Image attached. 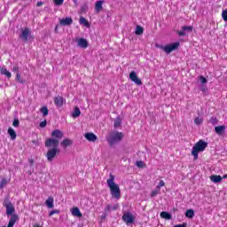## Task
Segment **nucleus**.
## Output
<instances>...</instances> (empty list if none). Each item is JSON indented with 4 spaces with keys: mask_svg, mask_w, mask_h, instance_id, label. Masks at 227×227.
Instances as JSON below:
<instances>
[{
    "mask_svg": "<svg viewBox=\"0 0 227 227\" xmlns=\"http://www.w3.org/2000/svg\"><path fill=\"white\" fill-rule=\"evenodd\" d=\"M44 145L46 148H51L47 151L46 158L48 162H52V160L56 159V155L59 153V150L58 149L59 146V140L54 138H47Z\"/></svg>",
    "mask_w": 227,
    "mask_h": 227,
    "instance_id": "1",
    "label": "nucleus"
},
{
    "mask_svg": "<svg viewBox=\"0 0 227 227\" xmlns=\"http://www.w3.org/2000/svg\"><path fill=\"white\" fill-rule=\"evenodd\" d=\"M106 184L110 189V192L113 198L120 200L121 198V191L120 186L114 183V175L110 174V177L106 180Z\"/></svg>",
    "mask_w": 227,
    "mask_h": 227,
    "instance_id": "2",
    "label": "nucleus"
},
{
    "mask_svg": "<svg viewBox=\"0 0 227 227\" xmlns=\"http://www.w3.org/2000/svg\"><path fill=\"white\" fill-rule=\"evenodd\" d=\"M207 146H208V143L204 140H199L192 147V155H193L194 160H198V154L200 152H205Z\"/></svg>",
    "mask_w": 227,
    "mask_h": 227,
    "instance_id": "3",
    "label": "nucleus"
},
{
    "mask_svg": "<svg viewBox=\"0 0 227 227\" xmlns=\"http://www.w3.org/2000/svg\"><path fill=\"white\" fill-rule=\"evenodd\" d=\"M122 139H123V133H121L120 131H115V132L112 133L106 138L110 146H113L114 145H115V143H120V141H121Z\"/></svg>",
    "mask_w": 227,
    "mask_h": 227,
    "instance_id": "4",
    "label": "nucleus"
},
{
    "mask_svg": "<svg viewBox=\"0 0 227 227\" xmlns=\"http://www.w3.org/2000/svg\"><path fill=\"white\" fill-rule=\"evenodd\" d=\"M178 47H180V43L176 42L165 46H160V49H161V51H164V52H166L167 54H171V52H173V51H176Z\"/></svg>",
    "mask_w": 227,
    "mask_h": 227,
    "instance_id": "5",
    "label": "nucleus"
},
{
    "mask_svg": "<svg viewBox=\"0 0 227 227\" xmlns=\"http://www.w3.org/2000/svg\"><path fill=\"white\" fill-rule=\"evenodd\" d=\"M4 207H6L7 215H13V214L15 213V207H13V204H12L10 200H8V199L4 200Z\"/></svg>",
    "mask_w": 227,
    "mask_h": 227,
    "instance_id": "6",
    "label": "nucleus"
},
{
    "mask_svg": "<svg viewBox=\"0 0 227 227\" xmlns=\"http://www.w3.org/2000/svg\"><path fill=\"white\" fill-rule=\"evenodd\" d=\"M129 79L130 81H132V82L136 83L137 86L143 85V82L141 81V79H139V77H137V73H136L135 71H131L129 73Z\"/></svg>",
    "mask_w": 227,
    "mask_h": 227,
    "instance_id": "7",
    "label": "nucleus"
},
{
    "mask_svg": "<svg viewBox=\"0 0 227 227\" xmlns=\"http://www.w3.org/2000/svg\"><path fill=\"white\" fill-rule=\"evenodd\" d=\"M122 221H124L126 224H132V223L135 221L134 215H132L130 212L124 213L122 215Z\"/></svg>",
    "mask_w": 227,
    "mask_h": 227,
    "instance_id": "8",
    "label": "nucleus"
},
{
    "mask_svg": "<svg viewBox=\"0 0 227 227\" xmlns=\"http://www.w3.org/2000/svg\"><path fill=\"white\" fill-rule=\"evenodd\" d=\"M30 35H31V29L28 27H25L21 29V34L20 35V38H21L23 42H27V38H29Z\"/></svg>",
    "mask_w": 227,
    "mask_h": 227,
    "instance_id": "9",
    "label": "nucleus"
},
{
    "mask_svg": "<svg viewBox=\"0 0 227 227\" xmlns=\"http://www.w3.org/2000/svg\"><path fill=\"white\" fill-rule=\"evenodd\" d=\"M84 137H85V139H87V141H90V143H95V141H97V139H98L97 135H95V133H92V132L85 133Z\"/></svg>",
    "mask_w": 227,
    "mask_h": 227,
    "instance_id": "10",
    "label": "nucleus"
},
{
    "mask_svg": "<svg viewBox=\"0 0 227 227\" xmlns=\"http://www.w3.org/2000/svg\"><path fill=\"white\" fill-rule=\"evenodd\" d=\"M60 26H72L74 24V20L72 17H67L66 19L59 20Z\"/></svg>",
    "mask_w": 227,
    "mask_h": 227,
    "instance_id": "11",
    "label": "nucleus"
},
{
    "mask_svg": "<svg viewBox=\"0 0 227 227\" xmlns=\"http://www.w3.org/2000/svg\"><path fill=\"white\" fill-rule=\"evenodd\" d=\"M54 104L58 107H63V104H65V98L61 96H58L54 98Z\"/></svg>",
    "mask_w": 227,
    "mask_h": 227,
    "instance_id": "12",
    "label": "nucleus"
},
{
    "mask_svg": "<svg viewBox=\"0 0 227 227\" xmlns=\"http://www.w3.org/2000/svg\"><path fill=\"white\" fill-rule=\"evenodd\" d=\"M77 45L78 47H81L82 49H88V41L84 38H80L77 40Z\"/></svg>",
    "mask_w": 227,
    "mask_h": 227,
    "instance_id": "13",
    "label": "nucleus"
},
{
    "mask_svg": "<svg viewBox=\"0 0 227 227\" xmlns=\"http://www.w3.org/2000/svg\"><path fill=\"white\" fill-rule=\"evenodd\" d=\"M215 132L218 136H223V134H224V132H226V126L221 125V126L215 127Z\"/></svg>",
    "mask_w": 227,
    "mask_h": 227,
    "instance_id": "14",
    "label": "nucleus"
},
{
    "mask_svg": "<svg viewBox=\"0 0 227 227\" xmlns=\"http://www.w3.org/2000/svg\"><path fill=\"white\" fill-rule=\"evenodd\" d=\"M72 145H74V141H72V139L70 138H65L60 143V146H62L63 148H68V146H72Z\"/></svg>",
    "mask_w": 227,
    "mask_h": 227,
    "instance_id": "15",
    "label": "nucleus"
},
{
    "mask_svg": "<svg viewBox=\"0 0 227 227\" xmlns=\"http://www.w3.org/2000/svg\"><path fill=\"white\" fill-rule=\"evenodd\" d=\"M51 136L52 137H55L53 139H58V141H59V139L63 137V133L59 129H55L51 132Z\"/></svg>",
    "mask_w": 227,
    "mask_h": 227,
    "instance_id": "16",
    "label": "nucleus"
},
{
    "mask_svg": "<svg viewBox=\"0 0 227 227\" xmlns=\"http://www.w3.org/2000/svg\"><path fill=\"white\" fill-rule=\"evenodd\" d=\"M71 214L74 215V217H82V213H81V209H79L77 207L71 209Z\"/></svg>",
    "mask_w": 227,
    "mask_h": 227,
    "instance_id": "17",
    "label": "nucleus"
},
{
    "mask_svg": "<svg viewBox=\"0 0 227 227\" xmlns=\"http://www.w3.org/2000/svg\"><path fill=\"white\" fill-rule=\"evenodd\" d=\"M102 4H104V1H102V0H99V1L96 2V4H95V12H96V13H100V12H102V10L104 8L102 6Z\"/></svg>",
    "mask_w": 227,
    "mask_h": 227,
    "instance_id": "18",
    "label": "nucleus"
},
{
    "mask_svg": "<svg viewBox=\"0 0 227 227\" xmlns=\"http://www.w3.org/2000/svg\"><path fill=\"white\" fill-rule=\"evenodd\" d=\"M210 180H211V182H214V184H219V183L223 182V176H217V175H212L210 176Z\"/></svg>",
    "mask_w": 227,
    "mask_h": 227,
    "instance_id": "19",
    "label": "nucleus"
},
{
    "mask_svg": "<svg viewBox=\"0 0 227 227\" xmlns=\"http://www.w3.org/2000/svg\"><path fill=\"white\" fill-rule=\"evenodd\" d=\"M45 205L48 207V208H54V199L52 197L48 198V200L45 201Z\"/></svg>",
    "mask_w": 227,
    "mask_h": 227,
    "instance_id": "20",
    "label": "nucleus"
},
{
    "mask_svg": "<svg viewBox=\"0 0 227 227\" xmlns=\"http://www.w3.org/2000/svg\"><path fill=\"white\" fill-rule=\"evenodd\" d=\"M7 132L9 136H11V139H17V133L15 132V129H13L12 128H9Z\"/></svg>",
    "mask_w": 227,
    "mask_h": 227,
    "instance_id": "21",
    "label": "nucleus"
},
{
    "mask_svg": "<svg viewBox=\"0 0 227 227\" xmlns=\"http://www.w3.org/2000/svg\"><path fill=\"white\" fill-rule=\"evenodd\" d=\"M114 129H118L121 127V117L118 116L115 118L114 122Z\"/></svg>",
    "mask_w": 227,
    "mask_h": 227,
    "instance_id": "22",
    "label": "nucleus"
},
{
    "mask_svg": "<svg viewBox=\"0 0 227 227\" xmlns=\"http://www.w3.org/2000/svg\"><path fill=\"white\" fill-rule=\"evenodd\" d=\"M79 22L80 24H82V26H85V27H90V21H88L86 18L81 16Z\"/></svg>",
    "mask_w": 227,
    "mask_h": 227,
    "instance_id": "23",
    "label": "nucleus"
},
{
    "mask_svg": "<svg viewBox=\"0 0 227 227\" xmlns=\"http://www.w3.org/2000/svg\"><path fill=\"white\" fill-rule=\"evenodd\" d=\"M1 74H2V75H5L8 79L12 78V73H10V71H8V69H6V68H2Z\"/></svg>",
    "mask_w": 227,
    "mask_h": 227,
    "instance_id": "24",
    "label": "nucleus"
},
{
    "mask_svg": "<svg viewBox=\"0 0 227 227\" xmlns=\"http://www.w3.org/2000/svg\"><path fill=\"white\" fill-rule=\"evenodd\" d=\"M160 217L162 218V219H167V220H168L169 221V219H171V214H169V213H168V212H166V211H163V212H161L160 213Z\"/></svg>",
    "mask_w": 227,
    "mask_h": 227,
    "instance_id": "25",
    "label": "nucleus"
},
{
    "mask_svg": "<svg viewBox=\"0 0 227 227\" xmlns=\"http://www.w3.org/2000/svg\"><path fill=\"white\" fill-rule=\"evenodd\" d=\"M72 116L74 118H79V116H81V109H79V107H75L72 114Z\"/></svg>",
    "mask_w": 227,
    "mask_h": 227,
    "instance_id": "26",
    "label": "nucleus"
},
{
    "mask_svg": "<svg viewBox=\"0 0 227 227\" xmlns=\"http://www.w3.org/2000/svg\"><path fill=\"white\" fill-rule=\"evenodd\" d=\"M185 216L188 217L189 219H192V217H194V210L192 209L186 210Z\"/></svg>",
    "mask_w": 227,
    "mask_h": 227,
    "instance_id": "27",
    "label": "nucleus"
},
{
    "mask_svg": "<svg viewBox=\"0 0 227 227\" xmlns=\"http://www.w3.org/2000/svg\"><path fill=\"white\" fill-rule=\"evenodd\" d=\"M16 81L17 82H20V84H24L26 82V80L22 79V76H20V73L16 74Z\"/></svg>",
    "mask_w": 227,
    "mask_h": 227,
    "instance_id": "28",
    "label": "nucleus"
},
{
    "mask_svg": "<svg viewBox=\"0 0 227 227\" xmlns=\"http://www.w3.org/2000/svg\"><path fill=\"white\" fill-rule=\"evenodd\" d=\"M40 113H42L43 116H47L49 114V108L43 106L40 108Z\"/></svg>",
    "mask_w": 227,
    "mask_h": 227,
    "instance_id": "29",
    "label": "nucleus"
},
{
    "mask_svg": "<svg viewBox=\"0 0 227 227\" xmlns=\"http://www.w3.org/2000/svg\"><path fill=\"white\" fill-rule=\"evenodd\" d=\"M144 32H145V29L143 28V27L137 26V28L135 31L136 35H143Z\"/></svg>",
    "mask_w": 227,
    "mask_h": 227,
    "instance_id": "30",
    "label": "nucleus"
},
{
    "mask_svg": "<svg viewBox=\"0 0 227 227\" xmlns=\"http://www.w3.org/2000/svg\"><path fill=\"white\" fill-rule=\"evenodd\" d=\"M8 185V180L6 178H3L0 181V189H3L4 187H6Z\"/></svg>",
    "mask_w": 227,
    "mask_h": 227,
    "instance_id": "31",
    "label": "nucleus"
},
{
    "mask_svg": "<svg viewBox=\"0 0 227 227\" xmlns=\"http://www.w3.org/2000/svg\"><path fill=\"white\" fill-rule=\"evenodd\" d=\"M157 194H160V190H159V188H155V190H153L151 192V198H155V196H157Z\"/></svg>",
    "mask_w": 227,
    "mask_h": 227,
    "instance_id": "32",
    "label": "nucleus"
},
{
    "mask_svg": "<svg viewBox=\"0 0 227 227\" xmlns=\"http://www.w3.org/2000/svg\"><path fill=\"white\" fill-rule=\"evenodd\" d=\"M209 121L212 123V125H217V123H219V120H217L216 117H211Z\"/></svg>",
    "mask_w": 227,
    "mask_h": 227,
    "instance_id": "33",
    "label": "nucleus"
},
{
    "mask_svg": "<svg viewBox=\"0 0 227 227\" xmlns=\"http://www.w3.org/2000/svg\"><path fill=\"white\" fill-rule=\"evenodd\" d=\"M194 123L195 125H201V123H203V119L197 117L194 119Z\"/></svg>",
    "mask_w": 227,
    "mask_h": 227,
    "instance_id": "34",
    "label": "nucleus"
},
{
    "mask_svg": "<svg viewBox=\"0 0 227 227\" xmlns=\"http://www.w3.org/2000/svg\"><path fill=\"white\" fill-rule=\"evenodd\" d=\"M53 3L56 6H61L65 3V0H53Z\"/></svg>",
    "mask_w": 227,
    "mask_h": 227,
    "instance_id": "35",
    "label": "nucleus"
},
{
    "mask_svg": "<svg viewBox=\"0 0 227 227\" xmlns=\"http://www.w3.org/2000/svg\"><path fill=\"white\" fill-rule=\"evenodd\" d=\"M222 17L224 22H227V9L223 10L222 12Z\"/></svg>",
    "mask_w": 227,
    "mask_h": 227,
    "instance_id": "36",
    "label": "nucleus"
},
{
    "mask_svg": "<svg viewBox=\"0 0 227 227\" xmlns=\"http://www.w3.org/2000/svg\"><path fill=\"white\" fill-rule=\"evenodd\" d=\"M166 185V183L163 180H160L159 184L156 186V189L160 191V187H164Z\"/></svg>",
    "mask_w": 227,
    "mask_h": 227,
    "instance_id": "37",
    "label": "nucleus"
},
{
    "mask_svg": "<svg viewBox=\"0 0 227 227\" xmlns=\"http://www.w3.org/2000/svg\"><path fill=\"white\" fill-rule=\"evenodd\" d=\"M199 79H200V82H201L202 84H207V78H205V76L200 75V76L199 77Z\"/></svg>",
    "mask_w": 227,
    "mask_h": 227,
    "instance_id": "38",
    "label": "nucleus"
},
{
    "mask_svg": "<svg viewBox=\"0 0 227 227\" xmlns=\"http://www.w3.org/2000/svg\"><path fill=\"white\" fill-rule=\"evenodd\" d=\"M39 127H40L41 129H45V127H47V121L44 120V121H43L42 122H40V123H39Z\"/></svg>",
    "mask_w": 227,
    "mask_h": 227,
    "instance_id": "39",
    "label": "nucleus"
},
{
    "mask_svg": "<svg viewBox=\"0 0 227 227\" xmlns=\"http://www.w3.org/2000/svg\"><path fill=\"white\" fill-rule=\"evenodd\" d=\"M183 31H192V26H184L182 27Z\"/></svg>",
    "mask_w": 227,
    "mask_h": 227,
    "instance_id": "40",
    "label": "nucleus"
},
{
    "mask_svg": "<svg viewBox=\"0 0 227 227\" xmlns=\"http://www.w3.org/2000/svg\"><path fill=\"white\" fill-rule=\"evenodd\" d=\"M13 127H19L20 125V121L19 119H15L12 122Z\"/></svg>",
    "mask_w": 227,
    "mask_h": 227,
    "instance_id": "41",
    "label": "nucleus"
},
{
    "mask_svg": "<svg viewBox=\"0 0 227 227\" xmlns=\"http://www.w3.org/2000/svg\"><path fill=\"white\" fill-rule=\"evenodd\" d=\"M137 168H145V161H137Z\"/></svg>",
    "mask_w": 227,
    "mask_h": 227,
    "instance_id": "42",
    "label": "nucleus"
},
{
    "mask_svg": "<svg viewBox=\"0 0 227 227\" xmlns=\"http://www.w3.org/2000/svg\"><path fill=\"white\" fill-rule=\"evenodd\" d=\"M54 214H59V210L58 209H55V210H52L49 213V216L50 217H52V215H54Z\"/></svg>",
    "mask_w": 227,
    "mask_h": 227,
    "instance_id": "43",
    "label": "nucleus"
},
{
    "mask_svg": "<svg viewBox=\"0 0 227 227\" xmlns=\"http://www.w3.org/2000/svg\"><path fill=\"white\" fill-rule=\"evenodd\" d=\"M111 210H113V206L111 205H106V208H105V211L106 212H111Z\"/></svg>",
    "mask_w": 227,
    "mask_h": 227,
    "instance_id": "44",
    "label": "nucleus"
},
{
    "mask_svg": "<svg viewBox=\"0 0 227 227\" xmlns=\"http://www.w3.org/2000/svg\"><path fill=\"white\" fill-rule=\"evenodd\" d=\"M185 30H177V35H179V36H185V32H184Z\"/></svg>",
    "mask_w": 227,
    "mask_h": 227,
    "instance_id": "45",
    "label": "nucleus"
},
{
    "mask_svg": "<svg viewBox=\"0 0 227 227\" xmlns=\"http://www.w3.org/2000/svg\"><path fill=\"white\" fill-rule=\"evenodd\" d=\"M12 72H14L16 74V75H17V74H20L19 66H14L12 68Z\"/></svg>",
    "mask_w": 227,
    "mask_h": 227,
    "instance_id": "46",
    "label": "nucleus"
},
{
    "mask_svg": "<svg viewBox=\"0 0 227 227\" xmlns=\"http://www.w3.org/2000/svg\"><path fill=\"white\" fill-rule=\"evenodd\" d=\"M120 208V204H114L112 206V210H118Z\"/></svg>",
    "mask_w": 227,
    "mask_h": 227,
    "instance_id": "47",
    "label": "nucleus"
},
{
    "mask_svg": "<svg viewBox=\"0 0 227 227\" xmlns=\"http://www.w3.org/2000/svg\"><path fill=\"white\" fill-rule=\"evenodd\" d=\"M174 227H187V223L175 225Z\"/></svg>",
    "mask_w": 227,
    "mask_h": 227,
    "instance_id": "48",
    "label": "nucleus"
},
{
    "mask_svg": "<svg viewBox=\"0 0 227 227\" xmlns=\"http://www.w3.org/2000/svg\"><path fill=\"white\" fill-rule=\"evenodd\" d=\"M28 162H29L30 166H33L35 164V160L30 159V160H28Z\"/></svg>",
    "mask_w": 227,
    "mask_h": 227,
    "instance_id": "49",
    "label": "nucleus"
},
{
    "mask_svg": "<svg viewBox=\"0 0 227 227\" xmlns=\"http://www.w3.org/2000/svg\"><path fill=\"white\" fill-rule=\"evenodd\" d=\"M36 6H38V7L43 6V2H37Z\"/></svg>",
    "mask_w": 227,
    "mask_h": 227,
    "instance_id": "50",
    "label": "nucleus"
},
{
    "mask_svg": "<svg viewBox=\"0 0 227 227\" xmlns=\"http://www.w3.org/2000/svg\"><path fill=\"white\" fill-rule=\"evenodd\" d=\"M58 29H59V26L57 25V26L55 27V33H58Z\"/></svg>",
    "mask_w": 227,
    "mask_h": 227,
    "instance_id": "51",
    "label": "nucleus"
},
{
    "mask_svg": "<svg viewBox=\"0 0 227 227\" xmlns=\"http://www.w3.org/2000/svg\"><path fill=\"white\" fill-rule=\"evenodd\" d=\"M223 178H227V174L223 175V177H222V179H223Z\"/></svg>",
    "mask_w": 227,
    "mask_h": 227,
    "instance_id": "52",
    "label": "nucleus"
},
{
    "mask_svg": "<svg viewBox=\"0 0 227 227\" xmlns=\"http://www.w3.org/2000/svg\"><path fill=\"white\" fill-rule=\"evenodd\" d=\"M101 217L102 219H106V215H102Z\"/></svg>",
    "mask_w": 227,
    "mask_h": 227,
    "instance_id": "53",
    "label": "nucleus"
},
{
    "mask_svg": "<svg viewBox=\"0 0 227 227\" xmlns=\"http://www.w3.org/2000/svg\"><path fill=\"white\" fill-rule=\"evenodd\" d=\"M34 227H42V226H40V225H35Z\"/></svg>",
    "mask_w": 227,
    "mask_h": 227,
    "instance_id": "54",
    "label": "nucleus"
}]
</instances>
